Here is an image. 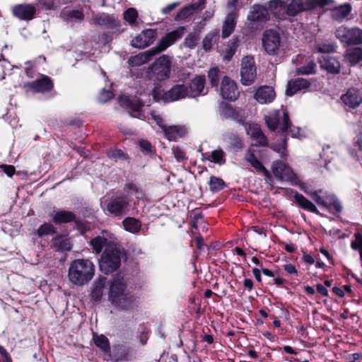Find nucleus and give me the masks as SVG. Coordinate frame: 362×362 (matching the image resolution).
Segmentation results:
<instances>
[{"mask_svg": "<svg viewBox=\"0 0 362 362\" xmlns=\"http://www.w3.org/2000/svg\"><path fill=\"white\" fill-rule=\"evenodd\" d=\"M230 10L229 13L226 17L223 26L221 35L223 38L228 37L234 30L236 25L235 18L236 15L234 8H228Z\"/></svg>", "mask_w": 362, "mask_h": 362, "instance_id": "obj_30", "label": "nucleus"}, {"mask_svg": "<svg viewBox=\"0 0 362 362\" xmlns=\"http://www.w3.org/2000/svg\"><path fill=\"white\" fill-rule=\"evenodd\" d=\"M138 18V12L134 8H129L123 13L124 20L131 26L136 24Z\"/></svg>", "mask_w": 362, "mask_h": 362, "instance_id": "obj_42", "label": "nucleus"}, {"mask_svg": "<svg viewBox=\"0 0 362 362\" xmlns=\"http://www.w3.org/2000/svg\"><path fill=\"white\" fill-rule=\"evenodd\" d=\"M335 35L337 38L346 45L362 44V30L358 28L341 26L336 30Z\"/></svg>", "mask_w": 362, "mask_h": 362, "instance_id": "obj_6", "label": "nucleus"}, {"mask_svg": "<svg viewBox=\"0 0 362 362\" xmlns=\"http://www.w3.org/2000/svg\"><path fill=\"white\" fill-rule=\"evenodd\" d=\"M95 344L97 346L103 350H107L109 348L108 340L103 335L97 336L95 338Z\"/></svg>", "mask_w": 362, "mask_h": 362, "instance_id": "obj_52", "label": "nucleus"}, {"mask_svg": "<svg viewBox=\"0 0 362 362\" xmlns=\"http://www.w3.org/2000/svg\"><path fill=\"white\" fill-rule=\"evenodd\" d=\"M172 151L178 162L183 161L186 159L185 152L180 147H173Z\"/></svg>", "mask_w": 362, "mask_h": 362, "instance_id": "obj_54", "label": "nucleus"}, {"mask_svg": "<svg viewBox=\"0 0 362 362\" xmlns=\"http://www.w3.org/2000/svg\"><path fill=\"white\" fill-rule=\"evenodd\" d=\"M179 4H180L178 2L172 3L169 5H168L167 6L164 7L163 8H162L161 12L163 14L167 15L170 11L174 10Z\"/></svg>", "mask_w": 362, "mask_h": 362, "instance_id": "obj_61", "label": "nucleus"}, {"mask_svg": "<svg viewBox=\"0 0 362 362\" xmlns=\"http://www.w3.org/2000/svg\"><path fill=\"white\" fill-rule=\"evenodd\" d=\"M208 160L215 163L222 165L226 163V153L221 148L214 150Z\"/></svg>", "mask_w": 362, "mask_h": 362, "instance_id": "obj_44", "label": "nucleus"}, {"mask_svg": "<svg viewBox=\"0 0 362 362\" xmlns=\"http://www.w3.org/2000/svg\"><path fill=\"white\" fill-rule=\"evenodd\" d=\"M244 159L246 162L249 163L257 171L262 173L264 176H266V177L269 176V171L264 167V165L262 164V163L255 156V151L252 148H249L246 151V152L245 153Z\"/></svg>", "mask_w": 362, "mask_h": 362, "instance_id": "obj_31", "label": "nucleus"}, {"mask_svg": "<svg viewBox=\"0 0 362 362\" xmlns=\"http://www.w3.org/2000/svg\"><path fill=\"white\" fill-rule=\"evenodd\" d=\"M95 274V266L88 259H77L72 261L69 267L68 276L74 285L87 284Z\"/></svg>", "mask_w": 362, "mask_h": 362, "instance_id": "obj_1", "label": "nucleus"}, {"mask_svg": "<svg viewBox=\"0 0 362 362\" xmlns=\"http://www.w3.org/2000/svg\"><path fill=\"white\" fill-rule=\"evenodd\" d=\"M274 175L279 180H293L295 178V174L291 168L282 161L274 162L272 166Z\"/></svg>", "mask_w": 362, "mask_h": 362, "instance_id": "obj_19", "label": "nucleus"}, {"mask_svg": "<svg viewBox=\"0 0 362 362\" xmlns=\"http://www.w3.org/2000/svg\"><path fill=\"white\" fill-rule=\"evenodd\" d=\"M248 20L251 21L264 22L269 18V11L264 6L255 5L252 11L247 16Z\"/></svg>", "mask_w": 362, "mask_h": 362, "instance_id": "obj_32", "label": "nucleus"}, {"mask_svg": "<svg viewBox=\"0 0 362 362\" xmlns=\"http://www.w3.org/2000/svg\"><path fill=\"white\" fill-rule=\"evenodd\" d=\"M156 34V30H144L132 40L131 45L139 49L145 48L153 42Z\"/></svg>", "mask_w": 362, "mask_h": 362, "instance_id": "obj_17", "label": "nucleus"}, {"mask_svg": "<svg viewBox=\"0 0 362 362\" xmlns=\"http://www.w3.org/2000/svg\"><path fill=\"white\" fill-rule=\"evenodd\" d=\"M116 242L117 239L114 234L108 231L103 230L101 233V235L92 239L90 244L92 246L93 250L96 253H100L104 247L107 248L115 246Z\"/></svg>", "mask_w": 362, "mask_h": 362, "instance_id": "obj_12", "label": "nucleus"}, {"mask_svg": "<svg viewBox=\"0 0 362 362\" xmlns=\"http://www.w3.org/2000/svg\"><path fill=\"white\" fill-rule=\"evenodd\" d=\"M316 64L312 59H306L305 66L296 69L298 74H312L315 73Z\"/></svg>", "mask_w": 362, "mask_h": 362, "instance_id": "obj_45", "label": "nucleus"}, {"mask_svg": "<svg viewBox=\"0 0 362 362\" xmlns=\"http://www.w3.org/2000/svg\"><path fill=\"white\" fill-rule=\"evenodd\" d=\"M205 0H199L182 9L175 16L176 21H182L186 19L192 15L194 12L204 8Z\"/></svg>", "mask_w": 362, "mask_h": 362, "instance_id": "obj_29", "label": "nucleus"}, {"mask_svg": "<svg viewBox=\"0 0 362 362\" xmlns=\"http://www.w3.org/2000/svg\"><path fill=\"white\" fill-rule=\"evenodd\" d=\"M106 282V278L100 277L93 284L91 297L95 300H98L103 294V290Z\"/></svg>", "mask_w": 362, "mask_h": 362, "instance_id": "obj_38", "label": "nucleus"}, {"mask_svg": "<svg viewBox=\"0 0 362 362\" xmlns=\"http://www.w3.org/2000/svg\"><path fill=\"white\" fill-rule=\"evenodd\" d=\"M139 146L144 152L146 153H149L152 152V146L151 144L146 140H141L139 141Z\"/></svg>", "mask_w": 362, "mask_h": 362, "instance_id": "obj_57", "label": "nucleus"}, {"mask_svg": "<svg viewBox=\"0 0 362 362\" xmlns=\"http://www.w3.org/2000/svg\"><path fill=\"white\" fill-rule=\"evenodd\" d=\"M264 119L268 128L272 131L279 128L283 132H288L292 137L300 136V129L290 123L288 112L283 107L269 112L264 117Z\"/></svg>", "mask_w": 362, "mask_h": 362, "instance_id": "obj_2", "label": "nucleus"}, {"mask_svg": "<svg viewBox=\"0 0 362 362\" xmlns=\"http://www.w3.org/2000/svg\"><path fill=\"white\" fill-rule=\"evenodd\" d=\"M239 1L240 0H228V2H227L228 8L237 9L238 7L240 6V5L239 4Z\"/></svg>", "mask_w": 362, "mask_h": 362, "instance_id": "obj_63", "label": "nucleus"}, {"mask_svg": "<svg viewBox=\"0 0 362 362\" xmlns=\"http://www.w3.org/2000/svg\"><path fill=\"white\" fill-rule=\"evenodd\" d=\"M28 86L35 92L45 93L52 89L53 83L49 76H42L40 78L30 83Z\"/></svg>", "mask_w": 362, "mask_h": 362, "instance_id": "obj_28", "label": "nucleus"}, {"mask_svg": "<svg viewBox=\"0 0 362 362\" xmlns=\"http://www.w3.org/2000/svg\"><path fill=\"white\" fill-rule=\"evenodd\" d=\"M129 203V200L126 195L118 194L110 200L107 209L115 216H122L127 213Z\"/></svg>", "mask_w": 362, "mask_h": 362, "instance_id": "obj_13", "label": "nucleus"}, {"mask_svg": "<svg viewBox=\"0 0 362 362\" xmlns=\"http://www.w3.org/2000/svg\"><path fill=\"white\" fill-rule=\"evenodd\" d=\"M185 33V28L180 27L176 30L167 33L160 40L157 46L153 48L157 51V54L165 50L168 47L173 45L177 40L180 39Z\"/></svg>", "mask_w": 362, "mask_h": 362, "instance_id": "obj_16", "label": "nucleus"}, {"mask_svg": "<svg viewBox=\"0 0 362 362\" xmlns=\"http://www.w3.org/2000/svg\"><path fill=\"white\" fill-rule=\"evenodd\" d=\"M245 129L247 135L255 140L257 144L267 145V139L257 124H246Z\"/></svg>", "mask_w": 362, "mask_h": 362, "instance_id": "obj_27", "label": "nucleus"}, {"mask_svg": "<svg viewBox=\"0 0 362 362\" xmlns=\"http://www.w3.org/2000/svg\"><path fill=\"white\" fill-rule=\"evenodd\" d=\"M54 232V226L49 223L42 224L37 230V233L40 236L49 235Z\"/></svg>", "mask_w": 362, "mask_h": 362, "instance_id": "obj_51", "label": "nucleus"}, {"mask_svg": "<svg viewBox=\"0 0 362 362\" xmlns=\"http://www.w3.org/2000/svg\"><path fill=\"white\" fill-rule=\"evenodd\" d=\"M272 148L274 151H276V152L280 153L281 156H284L286 155V139H284L281 141V146H277L276 145H273V146H272Z\"/></svg>", "mask_w": 362, "mask_h": 362, "instance_id": "obj_56", "label": "nucleus"}, {"mask_svg": "<svg viewBox=\"0 0 362 362\" xmlns=\"http://www.w3.org/2000/svg\"><path fill=\"white\" fill-rule=\"evenodd\" d=\"M336 47L337 46L334 44L321 43L317 45L316 49L318 52L330 53L334 52L336 50Z\"/></svg>", "mask_w": 362, "mask_h": 362, "instance_id": "obj_50", "label": "nucleus"}, {"mask_svg": "<svg viewBox=\"0 0 362 362\" xmlns=\"http://www.w3.org/2000/svg\"><path fill=\"white\" fill-rule=\"evenodd\" d=\"M276 97V93L272 86H260L255 93L254 98L260 104L272 103Z\"/></svg>", "mask_w": 362, "mask_h": 362, "instance_id": "obj_23", "label": "nucleus"}, {"mask_svg": "<svg viewBox=\"0 0 362 362\" xmlns=\"http://www.w3.org/2000/svg\"><path fill=\"white\" fill-rule=\"evenodd\" d=\"M90 23L107 29H117L119 32L124 30V28H121V21L117 17L106 13H93Z\"/></svg>", "mask_w": 362, "mask_h": 362, "instance_id": "obj_8", "label": "nucleus"}, {"mask_svg": "<svg viewBox=\"0 0 362 362\" xmlns=\"http://www.w3.org/2000/svg\"><path fill=\"white\" fill-rule=\"evenodd\" d=\"M52 245L57 250L69 251L71 245L69 239L66 236H58L52 240Z\"/></svg>", "mask_w": 362, "mask_h": 362, "instance_id": "obj_40", "label": "nucleus"}, {"mask_svg": "<svg viewBox=\"0 0 362 362\" xmlns=\"http://www.w3.org/2000/svg\"><path fill=\"white\" fill-rule=\"evenodd\" d=\"M124 190L129 194H134L138 197L139 189L134 184H127L124 187Z\"/></svg>", "mask_w": 362, "mask_h": 362, "instance_id": "obj_60", "label": "nucleus"}, {"mask_svg": "<svg viewBox=\"0 0 362 362\" xmlns=\"http://www.w3.org/2000/svg\"><path fill=\"white\" fill-rule=\"evenodd\" d=\"M310 84L308 80L302 78L291 80L288 82L286 94L291 96L298 91L308 89Z\"/></svg>", "mask_w": 362, "mask_h": 362, "instance_id": "obj_26", "label": "nucleus"}, {"mask_svg": "<svg viewBox=\"0 0 362 362\" xmlns=\"http://www.w3.org/2000/svg\"><path fill=\"white\" fill-rule=\"evenodd\" d=\"M121 252L116 245L112 247L105 249L99 261L100 270L108 274L117 270L120 266Z\"/></svg>", "mask_w": 362, "mask_h": 362, "instance_id": "obj_4", "label": "nucleus"}, {"mask_svg": "<svg viewBox=\"0 0 362 362\" xmlns=\"http://www.w3.org/2000/svg\"><path fill=\"white\" fill-rule=\"evenodd\" d=\"M310 195L320 206L329 210L334 209L337 212L342 209L340 202L333 194L324 192L322 189H320L310 192Z\"/></svg>", "mask_w": 362, "mask_h": 362, "instance_id": "obj_5", "label": "nucleus"}, {"mask_svg": "<svg viewBox=\"0 0 362 362\" xmlns=\"http://www.w3.org/2000/svg\"><path fill=\"white\" fill-rule=\"evenodd\" d=\"M317 291L319 293L322 294L324 296H327L328 295L327 289L322 284L317 285Z\"/></svg>", "mask_w": 362, "mask_h": 362, "instance_id": "obj_64", "label": "nucleus"}, {"mask_svg": "<svg viewBox=\"0 0 362 362\" xmlns=\"http://www.w3.org/2000/svg\"><path fill=\"white\" fill-rule=\"evenodd\" d=\"M294 198L296 202L303 209L317 214H319V211L315 205L302 194L297 193L295 194Z\"/></svg>", "mask_w": 362, "mask_h": 362, "instance_id": "obj_35", "label": "nucleus"}, {"mask_svg": "<svg viewBox=\"0 0 362 362\" xmlns=\"http://www.w3.org/2000/svg\"><path fill=\"white\" fill-rule=\"evenodd\" d=\"M165 137L170 140H175L181 137L185 130L182 127L175 125L167 126L163 130Z\"/></svg>", "mask_w": 362, "mask_h": 362, "instance_id": "obj_36", "label": "nucleus"}, {"mask_svg": "<svg viewBox=\"0 0 362 362\" xmlns=\"http://www.w3.org/2000/svg\"><path fill=\"white\" fill-rule=\"evenodd\" d=\"M321 69L330 74H338L340 70V63L334 57L329 55H323L318 59Z\"/></svg>", "mask_w": 362, "mask_h": 362, "instance_id": "obj_25", "label": "nucleus"}, {"mask_svg": "<svg viewBox=\"0 0 362 362\" xmlns=\"http://www.w3.org/2000/svg\"><path fill=\"white\" fill-rule=\"evenodd\" d=\"M241 83L244 86L252 84L257 77V69L253 57H244L241 62L240 69Z\"/></svg>", "mask_w": 362, "mask_h": 362, "instance_id": "obj_7", "label": "nucleus"}, {"mask_svg": "<svg viewBox=\"0 0 362 362\" xmlns=\"http://www.w3.org/2000/svg\"><path fill=\"white\" fill-rule=\"evenodd\" d=\"M325 4L323 0H293L286 7V13L288 16H295L300 12Z\"/></svg>", "mask_w": 362, "mask_h": 362, "instance_id": "obj_11", "label": "nucleus"}, {"mask_svg": "<svg viewBox=\"0 0 362 362\" xmlns=\"http://www.w3.org/2000/svg\"><path fill=\"white\" fill-rule=\"evenodd\" d=\"M341 99L346 106L355 108L362 103V92L357 88H351L341 95Z\"/></svg>", "mask_w": 362, "mask_h": 362, "instance_id": "obj_22", "label": "nucleus"}, {"mask_svg": "<svg viewBox=\"0 0 362 362\" xmlns=\"http://www.w3.org/2000/svg\"><path fill=\"white\" fill-rule=\"evenodd\" d=\"M151 117L155 120L156 124L162 129L163 131L167 127V124H165V121L160 115H156L155 113H152Z\"/></svg>", "mask_w": 362, "mask_h": 362, "instance_id": "obj_58", "label": "nucleus"}, {"mask_svg": "<svg viewBox=\"0 0 362 362\" xmlns=\"http://www.w3.org/2000/svg\"><path fill=\"white\" fill-rule=\"evenodd\" d=\"M188 88L183 84L173 86L170 90L162 95V99L165 103H170L188 97Z\"/></svg>", "mask_w": 362, "mask_h": 362, "instance_id": "obj_18", "label": "nucleus"}, {"mask_svg": "<svg viewBox=\"0 0 362 362\" xmlns=\"http://www.w3.org/2000/svg\"><path fill=\"white\" fill-rule=\"evenodd\" d=\"M12 13L20 20L30 21L36 13V8L32 4H18L12 8Z\"/></svg>", "mask_w": 362, "mask_h": 362, "instance_id": "obj_20", "label": "nucleus"}, {"mask_svg": "<svg viewBox=\"0 0 362 362\" xmlns=\"http://www.w3.org/2000/svg\"><path fill=\"white\" fill-rule=\"evenodd\" d=\"M122 224L124 229L132 233H138L141 226L137 219L132 217L124 218L122 221Z\"/></svg>", "mask_w": 362, "mask_h": 362, "instance_id": "obj_39", "label": "nucleus"}, {"mask_svg": "<svg viewBox=\"0 0 362 362\" xmlns=\"http://www.w3.org/2000/svg\"><path fill=\"white\" fill-rule=\"evenodd\" d=\"M262 42L264 51L268 54H277L281 44L280 35L274 30H267L263 33Z\"/></svg>", "mask_w": 362, "mask_h": 362, "instance_id": "obj_9", "label": "nucleus"}, {"mask_svg": "<svg viewBox=\"0 0 362 362\" xmlns=\"http://www.w3.org/2000/svg\"><path fill=\"white\" fill-rule=\"evenodd\" d=\"M1 168L4 169V172L8 175L9 177H11L15 172V168L12 165H2Z\"/></svg>", "mask_w": 362, "mask_h": 362, "instance_id": "obj_62", "label": "nucleus"}, {"mask_svg": "<svg viewBox=\"0 0 362 362\" xmlns=\"http://www.w3.org/2000/svg\"><path fill=\"white\" fill-rule=\"evenodd\" d=\"M206 80L204 76H197L190 82L188 88V97L196 98L205 95L207 90L205 88Z\"/></svg>", "mask_w": 362, "mask_h": 362, "instance_id": "obj_21", "label": "nucleus"}, {"mask_svg": "<svg viewBox=\"0 0 362 362\" xmlns=\"http://www.w3.org/2000/svg\"><path fill=\"white\" fill-rule=\"evenodd\" d=\"M345 59L354 65L362 60V49L359 47L350 48L347 50Z\"/></svg>", "mask_w": 362, "mask_h": 362, "instance_id": "obj_37", "label": "nucleus"}, {"mask_svg": "<svg viewBox=\"0 0 362 362\" xmlns=\"http://www.w3.org/2000/svg\"><path fill=\"white\" fill-rule=\"evenodd\" d=\"M199 39V35L197 33H190L185 39L184 45L190 49H193Z\"/></svg>", "mask_w": 362, "mask_h": 362, "instance_id": "obj_48", "label": "nucleus"}, {"mask_svg": "<svg viewBox=\"0 0 362 362\" xmlns=\"http://www.w3.org/2000/svg\"><path fill=\"white\" fill-rule=\"evenodd\" d=\"M230 139L232 141V145H233V148H238V149L242 148V147H243V142L240 139V138H238L235 134H231L230 136Z\"/></svg>", "mask_w": 362, "mask_h": 362, "instance_id": "obj_59", "label": "nucleus"}, {"mask_svg": "<svg viewBox=\"0 0 362 362\" xmlns=\"http://www.w3.org/2000/svg\"><path fill=\"white\" fill-rule=\"evenodd\" d=\"M75 214L70 211L59 210L52 216V221L56 224L68 223L75 221Z\"/></svg>", "mask_w": 362, "mask_h": 362, "instance_id": "obj_33", "label": "nucleus"}, {"mask_svg": "<svg viewBox=\"0 0 362 362\" xmlns=\"http://www.w3.org/2000/svg\"><path fill=\"white\" fill-rule=\"evenodd\" d=\"M119 103L125 108L131 117L141 118L143 117L142 108L144 103L136 96L123 95L119 98Z\"/></svg>", "mask_w": 362, "mask_h": 362, "instance_id": "obj_10", "label": "nucleus"}, {"mask_svg": "<svg viewBox=\"0 0 362 362\" xmlns=\"http://www.w3.org/2000/svg\"><path fill=\"white\" fill-rule=\"evenodd\" d=\"M113 97V93L110 90H103L98 97V100L100 103H105L110 100Z\"/></svg>", "mask_w": 362, "mask_h": 362, "instance_id": "obj_55", "label": "nucleus"}, {"mask_svg": "<svg viewBox=\"0 0 362 362\" xmlns=\"http://www.w3.org/2000/svg\"><path fill=\"white\" fill-rule=\"evenodd\" d=\"M351 11V6L349 4H344L339 6L335 7L331 11V16L332 19L341 21Z\"/></svg>", "mask_w": 362, "mask_h": 362, "instance_id": "obj_34", "label": "nucleus"}, {"mask_svg": "<svg viewBox=\"0 0 362 362\" xmlns=\"http://www.w3.org/2000/svg\"><path fill=\"white\" fill-rule=\"evenodd\" d=\"M269 10L276 16H279L286 10L285 4L281 0H271Z\"/></svg>", "mask_w": 362, "mask_h": 362, "instance_id": "obj_41", "label": "nucleus"}, {"mask_svg": "<svg viewBox=\"0 0 362 362\" xmlns=\"http://www.w3.org/2000/svg\"><path fill=\"white\" fill-rule=\"evenodd\" d=\"M235 115V111L230 106L226 105L222 107L221 116L226 118L230 119L233 117Z\"/></svg>", "mask_w": 362, "mask_h": 362, "instance_id": "obj_53", "label": "nucleus"}, {"mask_svg": "<svg viewBox=\"0 0 362 362\" xmlns=\"http://www.w3.org/2000/svg\"><path fill=\"white\" fill-rule=\"evenodd\" d=\"M240 92L237 83L228 76H224L221 83V97L230 101H235L239 96Z\"/></svg>", "mask_w": 362, "mask_h": 362, "instance_id": "obj_15", "label": "nucleus"}, {"mask_svg": "<svg viewBox=\"0 0 362 362\" xmlns=\"http://www.w3.org/2000/svg\"><path fill=\"white\" fill-rule=\"evenodd\" d=\"M216 34H208L203 40V48L205 51H209L211 48L213 44L216 42Z\"/></svg>", "mask_w": 362, "mask_h": 362, "instance_id": "obj_49", "label": "nucleus"}, {"mask_svg": "<svg viewBox=\"0 0 362 362\" xmlns=\"http://www.w3.org/2000/svg\"><path fill=\"white\" fill-rule=\"evenodd\" d=\"M61 16L65 21H81L83 19V14L81 11L79 10H66L64 9L61 13Z\"/></svg>", "mask_w": 362, "mask_h": 362, "instance_id": "obj_43", "label": "nucleus"}, {"mask_svg": "<svg viewBox=\"0 0 362 362\" xmlns=\"http://www.w3.org/2000/svg\"><path fill=\"white\" fill-rule=\"evenodd\" d=\"M156 54H158L157 51L152 47L148 50L131 57L128 60V63L132 66H139L151 61Z\"/></svg>", "mask_w": 362, "mask_h": 362, "instance_id": "obj_24", "label": "nucleus"}, {"mask_svg": "<svg viewBox=\"0 0 362 362\" xmlns=\"http://www.w3.org/2000/svg\"><path fill=\"white\" fill-rule=\"evenodd\" d=\"M209 184L211 190L214 192L219 191L224 187V182L223 180L214 176L211 177Z\"/></svg>", "mask_w": 362, "mask_h": 362, "instance_id": "obj_47", "label": "nucleus"}, {"mask_svg": "<svg viewBox=\"0 0 362 362\" xmlns=\"http://www.w3.org/2000/svg\"><path fill=\"white\" fill-rule=\"evenodd\" d=\"M171 59L169 56L163 54L153 65V71L159 81L169 78L170 74Z\"/></svg>", "mask_w": 362, "mask_h": 362, "instance_id": "obj_14", "label": "nucleus"}, {"mask_svg": "<svg viewBox=\"0 0 362 362\" xmlns=\"http://www.w3.org/2000/svg\"><path fill=\"white\" fill-rule=\"evenodd\" d=\"M208 78L212 87L217 86L220 78L219 69L216 67L210 69L208 71Z\"/></svg>", "mask_w": 362, "mask_h": 362, "instance_id": "obj_46", "label": "nucleus"}, {"mask_svg": "<svg viewBox=\"0 0 362 362\" xmlns=\"http://www.w3.org/2000/svg\"><path fill=\"white\" fill-rule=\"evenodd\" d=\"M110 300L115 306L122 309H128L132 304V296L126 288L122 277L114 276L109 291Z\"/></svg>", "mask_w": 362, "mask_h": 362, "instance_id": "obj_3", "label": "nucleus"}]
</instances>
